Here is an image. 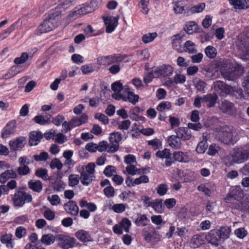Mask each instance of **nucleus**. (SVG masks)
<instances>
[{"label": "nucleus", "instance_id": "obj_61", "mask_svg": "<svg viewBox=\"0 0 249 249\" xmlns=\"http://www.w3.org/2000/svg\"><path fill=\"white\" fill-rule=\"evenodd\" d=\"M111 89L115 92H121L122 90L124 91V87L119 82H115L111 85Z\"/></svg>", "mask_w": 249, "mask_h": 249}, {"label": "nucleus", "instance_id": "obj_10", "mask_svg": "<svg viewBox=\"0 0 249 249\" xmlns=\"http://www.w3.org/2000/svg\"><path fill=\"white\" fill-rule=\"evenodd\" d=\"M219 108L222 112L229 115L235 114L236 112L233 104L228 100L222 101L219 105Z\"/></svg>", "mask_w": 249, "mask_h": 249}, {"label": "nucleus", "instance_id": "obj_5", "mask_svg": "<svg viewBox=\"0 0 249 249\" xmlns=\"http://www.w3.org/2000/svg\"><path fill=\"white\" fill-rule=\"evenodd\" d=\"M56 241L59 246L63 249H69L77 246L76 239L64 234L56 235Z\"/></svg>", "mask_w": 249, "mask_h": 249}, {"label": "nucleus", "instance_id": "obj_54", "mask_svg": "<svg viewBox=\"0 0 249 249\" xmlns=\"http://www.w3.org/2000/svg\"><path fill=\"white\" fill-rule=\"evenodd\" d=\"M34 120L36 123L41 125H44L49 123V119L46 116L42 115L36 116L34 118Z\"/></svg>", "mask_w": 249, "mask_h": 249}, {"label": "nucleus", "instance_id": "obj_28", "mask_svg": "<svg viewBox=\"0 0 249 249\" xmlns=\"http://www.w3.org/2000/svg\"><path fill=\"white\" fill-rule=\"evenodd\" d=\"M81 208H87L88 211L90 212H94L96 211L97 207L96 205L92 202H88L87 200L82 199L79 202Z\"/></svg>", "mask_w": 249, "mask_h": 249}, {"label": "nucleus", "instance_id": "obj_15", "mask_svg": "<svg viewBox=\"0 0 249 249\" xmlns=\"http://www.w3.org/2000/svg\"><path fill=\"white\" fill-rule=\"evenodd\" d=\"M239 50L242 53L243 55L247 59L249 57V37H247L243 40L237 42Z\"/></svg>", "mask_w": 249, "mask_h": 249}, {"label": "nucleus", "instance_id": "obj_30", "mask_svg": "<svg viewBox=\"0 0 249 249\" xmlns=\"http://www.w3.org/2000/svg\"><path fill=\"white\" fill-rule=\"evenodd\" d=\"M214 87L227 94L230 93L232 89L231 87L226 85L221 81H217L214 82Z\"/></svg>", "mask_w": 249, "mask_h": 249}, {"label": "nucleus", "instance_id": "obj_63", "mask_svg": "<svg viewBox=\"0 0 249 249\" xmlns=\"http://www.w3.org/2000/svg\"><path fill=\"white\" fill-rule=\"evenodd\" d=\"M48 199L51 204V205L53 206L57 205L60 203L61 201L59 196L57 195H53L51 197L49 196L48 197Z\"/></svg>", "mask_w": 249, "mask_h": 249}, {"label": "nucleus", "instance_id": "obj_27", "mask_svg": "<svg viewBox=\"0 0 249 249\" xmlns=\"http://www.w3.org/2000/svg\"><path fill=\"white\" fill-rule=\"evenodd\" d=\"M205 243L204 237L199 234L194 235L191 240V244L194 248L199 247Z\"/></svg>", "mask_w": 249, "mask_h": 249}, {"label": "nucleus", "instance_id": "obj_31", "mask_svg": "<svg viewBox=\"0 0 249 249\" xmlns=\"http://www.w3.org/2000/svg\"><path fill=\"white\" fill-rule=\"evenodd\" d=\"M181 42V36L180 35H177L173 36L172 46L174 49L176 50L177 51L179 52L182 51L180 45Z\"/></svg>", "mask_w": 249, "mask_h": 249}, {"label": "nucleus", "instance_id": "obj_18", "mask_svg": "<svg viewBox=\"0 0 249 249\" xmlns=\"http://www.w3.org/2000/svg\"><path fill=\"white\" fill-rule=\"evenodd\" d=\"M235 9H247L249 7V0H229Z\"/></svg>", "mask_w": 249, "mask_h": 249}, {"label": "nucleus", "instance_id": "obj_14", "mask_svg": "<svg viewBox=\"0 0 249 249\" xmlns=\"http://www.w3.org/2000/svg\"><path fill=\"white\" fill-rule=\"evenodd\" d=\"M104 21L106 26V32L112 33L115 29L118 23V18L114 17L104 18Z\"/></svg>", "mask_w": 249, "mask_h": 249}, {"label": "nucleus", "instance_id": "obj_41", "mask_svg": "<svg viewBox=\"0 0 249 249\" xmlns=\"http://www.w3.org/2000/svg\"><path fill=\"white\" fill-rule=\"evenodd\" d=\"M157 36L158 35L156 32L149 33L143 35L142 37V40L144 43L146 44L154 40Z\"/></svg>", "mask_w": 249, "mask_h": 249}, {"label": "nucleus", "instance_id": "obj_23", "mask_svg": "<svg viewBox=\"0 0 249 249\" xmlns=\"http://www.w3.org/2000/svg\"><path fill=\"white\" fill-rule=\"evenodd\" d=\"M12 234L6 233L2 235L0 237V242L4 244H6V247L8 249H13L14 247V244L12 239Z\"/></svg>", "mask_w": 249, "mask_h": 249}, {"label": "nucleus", "instance_id": "obj_49", "mask_svg": "<svg viewBox=\"0 0 249 249\" xmlns=\"http://www.w3.org/2000/svg\"><path fill=\"white\" fill-rule=\"evenodd\" d=\"M167 185L165 183L160 184L156 188L157 193L160 196H163L168 191Z\"/></svg>", "mask_w": 249, "mask_h": 249}, {"label": "nucleus", "instance_id": "obj_20", "mask_svg": "<svg viewBox=\"0 0 249 249\" xmlns=\"http://www.w3.org/2000/svg\"><path fill=\"white\" fill-rule=\"evenodd\" d=\"M29 188L34 192L40 193L42 190V183L39 180L31 179L28 182Z\"/></svg>", "mask_w": 249, "mask_h": 249}, {"label": "nucleus", "instance_id": "obj_22", "mask_svg": "<svg viewBox=\"0 0 249 249\" xmlns=\"http://www.w3.org/2000/svg\"><path fill=\"white\" fill-rule=\"evenodd\" d=\"M173 158L174 160L181 162H188L190 160L189 156L181 151L175 152Z\"/></svg>", "mask_w": 249, "mask_h": 249}, {"label": "nucleus", "instance_id": "obj_58", "mask_svg": "<svg viewBox=\"0 0 249 249\" xmlns=\"http://www.w3.org/2000/svg\"><path fill=\"white\" fill-rule=\"evenodd\" d=\"M48 154L46 152H42L39 155L34 156V159L36 161H45L48 159Z\"/></svg>", "mask_w": 249, "mask_h": 249}, {"label": "nucleus", "instance_id": "obj_60", "mask_svg": "<svg viewBox=\"0 0 249 249\" xmlns=\"http://www.w3.org/2000/svg\"><path fill=\"white\" fill-rule=\"evenodd\" d=\"M205 7L204 3H201L191 8L190 10L192 13H200Z\"/></svg>", "mask_w": 249, "mask_h": 249}, {"label": "nucleus", "instance_id": "obj_3", "mask_svg": "<svg viewBox=\"0 0 249 249\" xmlns=\"http://www.w3.org/2000/svg\"><path fill=\"white\" fill-rule=\"evenodd\" d=\"M96 6L95 2L94 1L81 4L76 7L74 10L69 14L68 19L72 21L82 16L90 13L95 10Z\"/></svg>", "mask_w": 249, "mask_h": 249}, {"label": "nucleus", "instance_id": "obj_24", "mask_svg": "<svg viewBox=\"0 0 249 249\" xmlns=\"http://www.w3.org/2000/svg\"><path fill=\"white\" fill-rule=\"evenodd\" d=\"M124 92L127 93V100L133 105H135L138 101L139 97L138 95L134 94L133 92L129 91V88L127 86H124Z\"/></svg>", "mask_w": 249, "mask_h": 249}, {"label": "nucleus", "instance_id": "obj_25", "mask_svg": "<svg viewBox=\"0 0 249 249\" xmlns=\"http://www.w3.org/2000/svg\"><path fill=\"white\" fill-rule=\"evenodd\" d=\"M219 133L221 140L226 139L231 140L232 139V134L230 128L228 126H224L221 128Z\"/></svg>", "mask_w": 249, "mask_h": 249}, {"label": "nucleus", "instance_id": "obj_59", "mask_svg": "<svg viewBox=\"0 0 249 249\" xmlns=\"http://www.w3.org/2000/svg\"><path fill=\"white\" fill-rule=\"evenodd\" d=\"M26 229L23 227H18L16 230L15 235L18 238L21 239L26 235Z\"/></svg>", "mask_w": 249, "mask_h": 249}, {"label": "nucleus", "instance_id": "obj_37", "mask_svg": "<svg viewBox=\"0 0 249 249\" xmlns=\"http://www.w3.org/2000/svg\"><path fill=\"white\" fill-rule=\"evenodd\" d=\"M242 72L239 73V71L234 70L230 71H228L224 74L225 78L228 80H234L241 74Z\"/></svg>", "mask_w": 249, "mask_h": 249}, {"label": "nucleus", "instance_id": "obj_57", "mask_svg": "<svg viewBox=\"0 0 249 249\" xmlns=\"http://www.w3.org/2000/svg\"><path fill=\"white\" fill-rule=\"evenodd\" d=\"M105 195L107 198L112 197L115 195V190L114 188L110 185L104 189L103 190Z\"/></svg>", "mask_w": 249, "mask_h": 249}, {"label": "nucleus", "instance_id": "obj_11", "mask_svg": "<svg viewBox=\"0 0 249 249\" xmlns=\"http://www.w3.org/2000/svg\"><path fill=\"white\" fill-rule=\"evenodd\" d=\"M77 171L80 174V180L82 185L84 186H88L91 183L93 180V177L94 176L86 173L84 171L83 167H77Z\"/></svg>", "mask_w": 249, "mask_h": 249}, {"label": "nucleus", "instance_id": "obj_34", "mask_svg": "<svg viewBox=\"0 0 249 249\" xmlns=\"http://www.w3.org/2000/svg\"><path fill=\"white\" fill-rule=\"evenodd\" d=\"M197 27V24L194 21H189L186 23L184 29L188 34L196 32Z\"/></svg>", "mask_w": 249, "mask_h": 249}, {"label": "nucleus", "instance_id": "obj_56", "mask_svg": "<svg viewBox=\"0 0 249 249\" xmlns=\"http://www.w3.org/2000/svg\"><path fill=\"white\" fill-rule=\"evenodd\" d=\"M17 172L20 176H26L30 172V169L27 165L20 166L18 168Z\"/></svg>", "mask_w": 249, "mask_h": 249}, {"label": "nucleus", "instance_id": "obj_2", "mask_svg": "<svg viewBox=\"0 0 249 249\" xmlns=\"http://www.w3.org/2000/svg\"><path fill=\"white\" fill-rule=\"evenodd\" d=\"M25 190L26 188L23 187L16 189L14 195L11 198L14 206L22 207L25 203L32 202L33 200L32 195L26 193Z\"/></svg>", "mask_w": 249, "mask_h": 249}, {"label": "nucleus", "instance_id": "obj_38", "mask_svg": "<svg viewBox=\"0 0 249 249\" xmlns=\"http://www.w3.org/2000/svg\"><path fill=\"white\" fill-rule=\"evenodd\" d=\"M19 72L18 70V67L17 66H12L8 71L3 76V78L5 79H9Z\"/></svg>", "mask_w": 249, "mask_h": 249}, {"label": "nucleus", "instance_id": "obj_13", "mask_svg": "<svg viewBox=\"0 0 249 249\" xmlns=\"http://www.w3.org/2000/svg\"><path fill=\"white\" fill-rule=\"evenodd\" d=\"M217 229L211 230L205 236V239L209 243L214 246H218L221 241L218 234Z\"/></svg>", "mask_w": 249, "mask_h": 249}, {"label": "nucleus", "instance_id": "obj_55", "mask_svg": "<svg viewBox=\"0 0 249 249\" xmlns=\"http://www.w3.org/2000/svg\"><path fill=\"white\" fill-rule=\"evenodd\" d=\"M116 172V168L114 166L107 165L104 170V175L107 177H110Z\"/></svg>", "mask_w": 249, "mask_h": 249}, {"label": "nucleus", "instance_id": "obj_50", "mask_svg": "<svg viewBox=\"0 0 249 249\" xmlns=\"http://www.w3.org/2000/svg\"><path fill=\"white\" fill-rule=\"evenodd\" d=\"M171 107V104L169 102L163 101L160 103L157 107L158 111L162 112L165 110H169Z\"/></svg>", "mask_w": 249, "mask_h": 249}, {"label": "nucleus", "instance_id": "obj_48", "mask_svg": "<svg viewBox=\"0 0 249 249\" xmlns=\"http://www.w3.org/2000/svg\"><path fill=\"white\" fill-rule=\"evenodd\" d=\"M120 225L122 229H124L125 232H128L131 223L127 218H124L120 222Z\"/></svg>", "mask_w": 249, "mask_h": 249}, {"label": "nucleus", "instance_id": "obj_17", "mask_svg": "<svg viewBox=\"0 0 249 249\" xmlns=\"http://www.w3.org/2000/svg\"><path fill=\"white\" fill-rule=\"evenodd\" d=\"M76 238L82 242H88L92 241V237L88 231L79 230L75 233Z\"/></svg>", "mask_w": 249, "mask_h": 249}, {"label": "nucleus", "instance_id": "obj_53", "mask_svg": "<svg viewBox=\"0 0 249 249\" xmlns=\"http://www.w3.org/2000/svg\"><path fill=\"white\" fill-rule=\"evenodd\" d=\"M62 167L63 164L61 161L57 158L53 159L50 163V167L52 169L56 168L58 170H60L62 169Z\"/></svg>", "mask_w": 249, "mask_h": 249}, {"label": "nucleus", "instance_id": "obj_12", "mask_svg": "<svg viewBox=\"0 0 249 249\" xmlns=\"http://www.w3.org/2000/svg\"><path fill=\"white\" fill-rule=\"evenodd\" d=\"M67 213L72 216H77L79 213V208L76 202L73 200H69L63 205Z\"/></svg>", "mask_w": 249, "mask_h": 249}, {"label": "nucleus", "instance_id": "obj_62", "mask_svg": "<svg viewBox=\"0 0 249 249\" xmlns=\"http://www.w3.org/2000/svg\"><path fill=\"white\" fill-rule=\"evenodd\" d=\"M112 209L116 213H122L125 211V208L124 204H116L112 206Z\"/></svg>", "mask_w": 249, "mask_h": 249}, {"label": "nucleus", "instance_id": "obj_29", "mask_svg": "<svg viewBox=\"0 0 249 249\" xmlns=\"http://www.w3.org/2000/svg\"><path fill=\"white\" fill-rule=\"evenodd\" d=\"M150 222L145 214H138V217L135 221V224L137 226L145 227Z\"/></svg>", "mask_w": 249, "mask_h": 249}, {"label": "nucleus", "instance_id": "obj_44", "mask_svg": "<svg viewBox=\"0 0 249 249\" xmlns=\"http://www.w3.org/2000/svg\"><path fill=\"white\" fill-rule=\"evenodd\" d=\"M205 53L209 58H214L216 56L217 50L214 47L208 46L205 49Z\"/></svg>", "mask_w": 249, "mask_h": 249}, {"label": "nucleus", "instance_id": "obj_43", "mask_svg": "<svg viewBox=\"0 0 249 249\" xmlns=\"http://www.w3.org/2000/svg\"><path fill=\"white\" fill-rule=\"evenodd\" d=\"M80 179V178L78 175L71 174L68 177L69 185L71 187H74L77 185Z\"/></svg>", "mask_w": 249, "mask_h": 249}, {"label": "nucleus", "instance_id": "obj_36", "mask_svg": "<svg viewBox=\"0 0 249 249\" xmlns=\"http://www.w3.org/2000/svg\"><path fill=\"white\" fill-rule=\"evenodd\" d=\"M194 84L197 91L202 93H205V89L207 85L205 82L199 79H196L194 81Z\"/></svg>", "mask_w": 249, "mask_h": 249}, {"label": "nucleus", "instance_id": "obj_64", "mask_svg": "<svg viewBox=\"0 0 249 249\" xmlns=\"http://www.w3.org/2000/svg\"><path fill=\"white\" fill-rule=\"evenodd\" d=\"M234 233L238 238L243 239L247 234V231L244 228H241L235 230Z\"/></svg>", "mask_w": 249, "mask_h": 249}, {"label": "nucleus", "instance_id": "obj_9", "mask_svg": "<svg viewBox=\"0 0 249 249\" xmlns=\"http://www.w3.org/2000/svg\"><path fill=\"white\" fill-rule=\"evenodd\" d=\"M244 193L239 186H236L232 189L227 196L225 199L227 202L231 200L241 201L243 198Z\"/></svg>", "mask_w": 249, "mask_h": 249}, {"label": "nucleus", "instance_id": "obj_6", "mask_svg": "<svg viewBox=\"0 0 249 249\" xmlns=\"http://www.w3.org/2000/svg\"><path fill=\"white\" fill-rule=\"evenodd\" d=\"M123 58L119 54L98 57L97 63L99 65L109 66L115 63H118L123 60Z\"/></svg>", "mask_w": 249, "mask_h": 249}, {"label": "nucleus", "instance_id": "obj_21", "mask_svg": "<svg viewBox=\"0 0 249 249\" xmlns=\"http://www.w3.org/2000/svg\"><path fill=\"white\" fill-rule=\"evenodd\" d=\"M204 102L209 107L214 106L218 99L215 93L209 94L203 96Z\"/></svg>", "mask_w": 249, "mask_h": 249}, {"label": "nucleus", "instance_id": "obj_40", "mask_svg": "<svg viewBox=\"0 0 249 249\" xmlns=\"http://www.w3.org/2000/svg\"><path fill=\"white\" fill-rule=\"evenodd\" d=\"M35 175L44 180H47L49 179L48 171L45 168H40L37 169L35 172Z\"/></svg>", "mask_w": 249, "mask_h": 249}, {"label": "nucleus", "instance_id": "obj_33", "mask_svg": "<svg viewBox=\"0 0 249 249\" xmlns=\"http://www.w3.org/2000/svg\"><path fill=\"white\" fill-rule=\"evenodd\" d=\"M151 207L157 213H162L163 211L162 200L161 199H155V201L153 202Z\"/></svg>", "mask_w": 249, "mask_h": 249}, {"label": "nucleus", "instance_id": "obj_46", "mask_svg": "<svg viewBox=\"0 0 249 249\" xmlns=\"http://www.w3.org/2000/svg\"><path fill=\"white\" fill-rule=\"evenodd\" d=\"M23 141H10L11 148L14 151H18L21 149L24 146Z\"/></svg>", "mask_w": 249, "mask_h": 249}, {"label": "nucleus", "instance_id": "obj_32", "mask_svg": "<svg viewBox=\"0 0 249 249\" xmlns=\"http://www.w3.org/2000/svg\"><path fill=\"white\" fill-rule=\"evenodd\" d=\"M56 235L54 236L52 234H47L43 235L41 241V242L45 245H50L56 241Z\"/></svg>", "mask_w": 249, "mask_h": 249}, {"label": "nucleus", "instance_id": "obj_45", "mask_svg": "<svg viewBox=\"0 0 249 249\" xmlns=\"http://www.w3.org/2000/svg\"><path fill=\"white\" fill-rule=\"evenodd\" d=\"M29 136V140H41L43 138V134L39 130L32 131Z\"/></svg>", "mask_w": 249, "mask_h": 249}, {"label": "nucleus", "instance_id": "obj_19", "mask_svg": "<svg viewBox=\"0 0 249 249\" xmlns=\"http://www.w3.org/2000/svg\"><path fill=\"white\" fill-rule=\"evenodd\" d=\"M176 137L182 140H189L191 138V131L187 128H179L176 132Z\"/></svg>", "mask_w": 249, "mask_h": 249}, {"label": "nucleus", "instance_id": "obj_47", "mask_svg": "<svg viewBox=\"0 0 249 249\" xmlns=\"http://www.w3.org/2000/svg\"><path fill=\"white\" fill-rule=\"evenodd\" d=\"M234 161L232 152L231 154L225 156L223 159L224 164L228 167L236 163Z\"/></svg>", "mask_w": 249, "mask_h": 249}, {"label": "nucleus", "instance_id": "obj_7", "mask_svg": "<svg viewBox=\"0 0 249 249\" xmlns=\"http://www.w3.org/2000/svg\"><path fill=\"white\" fill-rule=\"evenodd\" d=\"M154 75L158 78L160 76L165 77L172 75L174 69L169 65H163L153 68Z\"/></svg>", "mask_w": 249, "mask_h": 249}, {"label": "nucleus", "instance_id": "obj_8", "mask_svg": "<svg viewBox=\"0 0 249 249\" xmlns=\"http://www.w3.org/2000/svg\"><path fill=\"white\" fill-rule=\"evenodd\" d=\"M17 128V121L15 120H11L2 129L1 137L3 139H7L11 135L14 134Z\"/></svg>", "mask_w": 249, "mask_h": 249}, {"label": "nucleus", "instance_id": "obj_16", "mask_svg": "<svg viewBox=\"0 0 249 249\" xmlns=\"http://www.w3.org/2000/svg\"><path fill=\"white\" fill-rule=\"evenodd\" d=\"M145 240L153 245L157 244L160 240L159 234L156 231H146L144 233Z\"/></svg>", "mask_w": 249, "mask_h": 249}, {"label": "nucleus", "instance_id": "obj_35", "mask_svg": "<svg viewBox=\"0 0 249 249\" xmlns=\"http://www.w3.org/2000/svg\"><path fill=\"white\" fill-rule=\"evenodd\" d=\"M218 234L221 240H224L229 237L230 229L226 227H221L219 229L217 230Z\"/></svg>", "mask_w": 249, "mask_h": 249}, {"label": "nucleus", "instance_id": "obj_39", "mask_svg": "<svg viewBox=\"0 0 249 249\" xmlns=\"http://www.w3.org/2000/svg\"><path fill=\"white\" fill-rule=\"evenodd\" d=\"M184 50L190 53H196L195 44L191 41H187L184 45Z\"/></svg>", "mask_w": 249, "mask_h": 249}, {"label": "nucleus", "instance_id": "obj_1", "mask_svg": "<svg viewBox=\"0 0 249 249\" xmlns=\"http://www.w3.org/2000/svg\"><path fill=\"white\" fill-rule=\"evenodd\" d=\"M61 11H51L46 19L41 23L36 30V34L40 35L42 34L50 32L54 29L57 25Z\"/></svg>", "mask_w": 249, "mask_h": 249}, {"label": "nucleus", "instance_id": "obj_51", "mask_svg": "<svg viewBox=\"0 0 249 249\" xmlns=\"http://www.w3.org/2000/svg\"><path fill=\"white\" fill-rule=\"evenodd\" d=\"M156 155L157 157L161 158V159H170L171 153L170 152V150L168 149H164L162 151H158L156 152Z\"/></svg>", "mask_w": 249, "mask_h": 249}, {"label": "nucleus", "instance_id": "obj_42", "mask_svg": "<svg viewBox=\"0 0 249 249\" xmlns=\"http://www.w3.org/2000/svg\"><path fill=\"white\" fill-rule=\"evenodd\" d=\"M29 57V55L27 53H22L19 57L15 58L14 62L17 65L24 64L28 60Z\"/></svg>", "mask_w": 249, "mask_h": 249}, {"label": "nucleus", "instance_id": "obj_4", "mask_svg": "<svg viewBox=\"0 0 249 249\" xmlns=\"http://www.w3.org/2000/svg\"><path fill=\"white\" fill-rule=\"evenodd\" d=\"M231 152L236 163H243L249 159V146H236Z\"/></svg>", "mask_w": 249, "mask_h": 249}, {"label": "nucleus", "instance_id": "obj_26", "mask_svg": "<svg viewBox=\"0 0 249 249\" xmlns=\"http://www.w3.org/2000/svg\"><path fill=\"white\" fill-rule=\"evenodd\" d=\"M75 0H53L55 4H57L56 8V11L62 12L61 9H66L70 5L71 3Z\"/></svg>", "mask_w": 249, "mask_h": 249}, {"label": "nucleus", "instance_id": "obj_52", "mask_svg": "<svg viewBox=\"0 0 249 249\" xmlns=\"http://www.w3.org/2000/svg\"><path fill=\"white\" fill-rule=\"evenodd\" d=\"M78 167H83L84 171L86 173L89 174L94 175L95 172V164L93 162L89 163L86 166L84 165H79Z\"/></svg>", "mask_w": 249, "mask_h": 249}]
</instances>
